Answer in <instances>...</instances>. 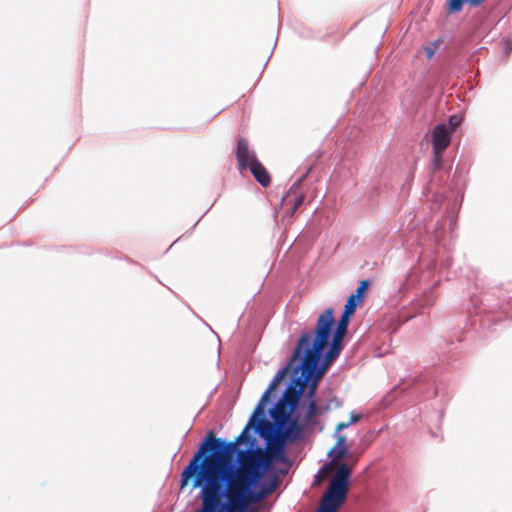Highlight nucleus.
Returning <instances> with one entry per match:
<instances>
[{"mask_svg":"<svg viewBox=\"0 0 512 512\" xmlns=\"http://www.w3.org/2000/svg\"><path fill=\"white\" fill-rule=\"evenodd\" d=\"M252 424L249 422L233 442H225L210 432L208 439L197 451L201 453L199 462L202 465L248 492H255L254 487L271 467L273 460L286 461L285 442L275 435L266 452L261 449L242 450L238 453V465L232 463L230 456L235 452L237 445L247 439Z\"/></svg>","mask_w":512,"mask_h":512,"instance_id":"f257e3e1","label":"nucleus"},{"mask_svg":"<svg viewBox=\"0 0 512 512\" xmlns=\"http://www.w3.org/2000/svg\"><path fill=\"white\" fill-rule=\"evenodd\" d=\"M334 324V310L333 308H328L319 315L313 334L309 332H303L301 334L290 362L275 374L273 380L257 404L253 416L250 419V423L259 422L260 425H265L271 428V424L264 418L266 402L268 401L271 393L277 388L289 372L298 374V372L301 371V375L293 379L280 399L290 404L292 408H296L300 395L308 385L309 380L312 378L316 367H318L322 352L328 345Z\"/></svg>","mask_w":512,"mask_h":512,"instance_id":"f03ea898","label":"nucleus"},{"mask_svg":"<svg viewBox=\"0 0 512 512\" xmlns=\"http://www.w3.org/2000/svg\"><path fill=\"white\" fill-rule=\"evenodd\" d=\"M351 317V315L342 312V315L337 323L336 330L333 333L331 345L326 352L327 362H333L340 355L343 349V339L347 334Z\"/></svg>","mask_w":512,"mask_h":512,"instance_id":"7ed1b4c3","label":"nucleus"},{"mask_svg":"<svg viewBox=\"0 0 512 512\" xmlns=\"http://www.w3.org/2000/svg\"><path fill=\"white\" fill-rule=\"evenodd\" d=\"M347 493L348 488L330 482L320 505L324 506V509L330 512H336L345 502Z\"/></svg>","mask_w":512,"mask_h":512,"instance_id":"20e7f679","label":"nucleus"},{"mask_svg":"<svg viewBox=\"0 0 512 512\" xmlns=\"http://www.w3.org/2000/svg\"><path fill=\"white\" fill-rule=\"evenodd\" d=\"M304 195L300 192L298 182L294 183L282 198V205L286 208V216L292 217L303 204Z\"/></svg>","mask_w":512,"mask_h":512,"instance_id":"39448f33","label":"nucleus"},{"mask_svg":"<svg viewBox=\"0 0 512 512\" xmlns=\"http://www.w3.org/2000/svg\"><path fill=\"white\" fill-rule=\"evenodd\" d=\"M451 128L444 124H437L431 132L432 148L445 151L451 143Z\"/></svg>","mask_w":512,"mask_h":512,"instance_id":"423d86ee","label":"nucleus"},{"mask_svg":"<svg viewBox=\"0 0 512 512\" xmlns=\"http://www.w3.org/2000/svg\"><path fill=\"white\" fill-rule=\"evenodd\" d=\"M236 159L241 171L248 169L254 160H258L256 154L250 151L249 144L244 138H240L237 142Z\"/></svg>","mask_w":512,"mask_h":512,"instance_id":"0eeeda50","label":"nucleus"},{"mask_svg":"<svg viewBox=\"0 0 512 512\" xmlns=\"http://www.w3.org/2000/svg\"><path fill=\"white\" fill-rule=\"evenodd\" d=\"M325 468L336 470L335 475L331 479V483L337 484L348 488V480L351 476V468L342 463L341 460H336V464L332 463V460L325 466Z\"/></svg>","mask_w":512,"mask_h":512,"instance_id":"6e6552de","label":"nucleus"},{"mask_svg":"<svg viewBox=\"0 0 512 512\" xmlns=\"http://www.w3.org/2000/svg\"><path fill=\"white\" fill-rule=\"evenodd\" d=\"M294 409L290 404L279 400L270 412L271 417L278 427H284L289 422Z\"/></svg>","mask_w":512,"mask_h":512,"instance_id":"1a4fd4ad","label":"nucleus"},{"mask_svg":"<svg viewBox=\"0 0 512 512\" xmlns=\"http://www.w3.org/2000/svg\"><path fill=\"white\" fill-rule=\"evenodd\" d=\"M302 426L298 423V420L293 419L289 420L288 425L283 427H278V430L276 432V436L283 440L285 443L287 441L294 442L300 437V434L302 432Z\"/></svg>","mask_w":512,"mask_h":512,"instance_id":"9d476101","label":"nucleus"},{"mask_svg":"<svg viewBox=\"0 0 512 512\" xmlns=\"http://www.w3.org/2000/svg\"><path fill=\"white\" fill-rule=\"evenodd\" d=\"M255 180L263 187L269 186L271 183V176L264 165L259 160L251 162L248 167Z\"/></svg>","mask_w":512,"mask_h":512,"instance_id":"9b49d317","label":"nucleus"},{"mask_svg":"<svg viewBox=\"0 0 512 512\" xmlns=\"http://www.w3.org/2000/svg\"><path fill=\"white\" fill-rule=\"evenodd\" d=\"M347 449L345 435H337L336 443L328 453L332 463L336 464V460H342L347 455Z\"/></svg>","mask_w":512,"mask_h":512,"instance_id":"f8f14e48","label":"nucleus"},{"mask_svg":"<svg viewBox=\"0 0 512 512\" xmlns=\"http://www.w3.org/2000/svg\"><path fill=\"white\" fill-rule=\"evenodd\" d=\"M331 364H332V362H327V355L325 354L324 361H323L322 365L319 368L316 367L312 378L309 380V381H311V383L309 385V389L316 391L318 382L323 377L326 370L329 368V366Z\"/></svg>","mask_w":512,"mask_h":512,"instance_id":"ddd939ff","label":"nucleus"},{"mask_svg":"<svg viewBox=\"0 0 512 512\" xmlns=\"http://www.w3.org/2000/svg\"><path fill=\"white\" fill-rule=\"evenodd\" d=\"M465 2H468L472 6H478L484 0H449L448 5V12L449 13H457L462 9V6Z\"/></svg>","mask_w":512,"mask_h":512,"instance_id":"4468645a","label":"nucleus"},{"mask_svg":"<svg viewBox=\"0 0 512 512\" xmlns=\"http://www.w3.org/2000/svg\"><path fill=\"white\" fill-rule=\"evenodd\" d=\"M361 303L362 302L360 300L350 295L346 301L343 312L352 316L355 313L358 305H360Z\"/></svg>","mask_w":512,"mask_h":512,"instance_id":"2eb2a0df","label":"nucleus"},{"mask_svg":"<svg viewBox=\"0 0 512 512\" xmlns=\"http://www.w3.org/2000/svg\"><path fill=\"white\" fill-rule=\"evenodd\" d=\"M318 413V407H317V404H316V401L314 399L310 400L309 404H308V408H307V411H306V414L304 416V421L306 424H310L313 420V418L317 415Z\"/></svg>","mask_w":512,"mask_h":512,"instance_id":"dca6fc26","label":"nucleus"},{"mask_svg":"<svg viewBox=\"0 0 512 512\" xmlns=\"http://www.w3.org/2000/svg\"><path fill=\"white\" fill-rule=\"evenodd\" d=\"M369 284H370V282L368 280L361 281L360 285L356 289V292L351 294V295L354 296L355 298H357L358 300H360L362 302L363 301V297H364V293L366 292Z\"/></svg>","mask_w":512,"mask_h":512,"instance_id":"f3484780","label":"nucleus"},{"mask_svg":"<svg viewBox=\"0 0 512 512\" xmlns=\"http://www.w3.org/2000/svg\"><path fill=\"white\" fill-rule=\"evenodd\" d=\"M443 153L444 151H438L437 149H433L432 163L436 169H439L441 167Z\"/></svg>","mask_w":512,"mask_h":512,"instance_id":"a211bd4d","label":"nucleus"},{"mask_svg":"<svg viewBox=\"0 0 512 512\" xmlns=\"http://www.w3.org/2000/svg\"><path fill=\"white\" fill-rule=\"evenodd\" d=\"M460 120L456 115H452L449 117L448 123H443L446 127L451 128V133L454 132L455 128L459 125Z\"/></svg>","mask_w":512,"mask_h":512,"instance_id":"6ab92c4d","label":"nucleus"},{"mask_svg":"<svg viewBox=\"0 0 512 512\" xmlns=\"http://www.w3.org/2000/svg\"><path fill=\"white\" fill-rule=\"evenodd\" d=\"M349 426H350L349 421L348 422H340L337 424L335 431H336V433H338L339 431H341Z\"/></svg>","mask_w":512,"mask_h":512,"instance_id":"aec40b11","label":"nucleus"},{"mask_svg":"<svg viewBox=\"0 0 512 512\" xmlns=\"http://www.w3.org/2000/svg\"><path fill=\"white\" fill-rule=\"evenodd\" d=\"M360 418H361V415H352L349 420L350 425L358 422L360 420Z\"/></svg>","mask_w":512,"mask_h":512,"instance_id":"412c9836","label":"nucleus"},{"mask_svg":"<svg viewBox=\"0 0 512 512\" xmlns=\"http://www.w3.org/2000/svg\"><path fill=\"white\" fill-rule=\"evenodd\" d=\"M315 393L316 391L315 390H311L309 389L308 393H307V397L310 398L311 400L314 398L315 396Z\"/></svg>","mask_w":512,"mask_h":512,"instance_id":"4be33fe9","label":"nucleus"},{"mask_svg":"<svg viewBox=\"0 0 512 512\" xmlns=\"http://www.w3.org/2000/svg\"><path fill=\"white\" fill-rule=\"evenodd\" d=\"M426 52H427V57L428 58H431L434 55V51L431 50V49H426Z\"/></svg>","mask_w":512,"mask_h":512,"instance_id":"5701e85b","label":"nucleus"}]
</instances>
